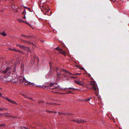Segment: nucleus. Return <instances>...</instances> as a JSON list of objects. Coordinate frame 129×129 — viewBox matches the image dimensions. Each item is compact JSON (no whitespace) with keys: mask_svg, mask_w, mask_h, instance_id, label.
Instances as JSON below:
<instances>
[{"mask_svg":"<svg viewBox=\"0 0 129 129\" xmlns=\"http://www.w3.org/2000/svg\"><path fill=\"white\" fill-rule=\"evenodd\" d=\"M87 87L89 89H92L95 91L97 90V86L95 83L92 81H90L86 85Z\"/></svg>","mask_w":129,"mask_h":129,"instance_id":"nucleus-1","label":"nucleus"},{"mask_svg":"<svg viewBox=\"0 0 129 129\" xmlns=\"http://www.w3.org/2000/svg\"><path fill=\"white\" fill-rule=\"evenodd\" d=\"M11 68L7 67L4 71H3V73L4 74L7 73L8 75H10L11 74Z\"/></svg>","mask_w":129,"mask_h":129,"instance_id":"nucleus-2","label":"nucleus"},{"mask_svg":"<svg viewBox=\"0 0 129 129\" xmlns=\"http://www.w3.org/2000/svg\"><path fill=\"white\" fill-rule=\"evenodd\" d=\"M24 84L26 86H34L35 84L34 83H32L26 80V79L25 81H24Z\"/></svg>","mask_w":129,"mask_h":129,"instance_id":"nucleus-3","label":"nucleus"},{"mask_svg":"<svg viewBox=\"0 0 129 129\" xmlns=\"http://www.w3.org/2000/svg\"><path fill=\"white\" fill-rule=\"evenodd\" d=\"M18 79L19 82L20 83H24V81H25V79L22 76H19L18 77Z\"/></svg>","mask_w":129,"mask_h":129,"instance_id":"nucleus-4","label":"nucleus"},{"mask_svg":"<svg viewBox=\"0 0 129 129\" xmlns=\"http://www.w3.org/2000/svg\"><path fill=\"white\" fill-rule=\"evenodd\" d=\"M55 49L57 50H58L59 51L58 53L59 54H62L63 55H65L66 54V53L65 52L63 51L61 48H58V47L56 48Z\"/></svg>","mask_w":129,"mask_h":129,"instance_id":"nucleus-5","label":"nucleus"},{"mask_svg":"<svg viewBox=\"0 0 129 129\" xmlns=\"http://www.w3.org/2000/svg\"><path fill=\"white\" fill-rule=\"evenodd\" d=\"M54 85V83H51L48 86H37V87H42V88H44L45 89H47L48 88V87L49 86L50 87H52Z\"/></svg>","mask_w":129,"mask_h":129,"instance_id":"nucleus-6","label":"nucleus"},{"mask_svg":"<svg viewBox=\"0 0 129 129\" xmlns=\"http://www.w3.org/2000/svg\"><path fill=\"white\" fill-rule=\"evenodd\" d=\"M53 90L55 89V90L57 91H60L61 90L66 89V88H60L59 87V86L55 87L53 88Z\"/></svg>","mask_w":129,"mask_h":129,"instance_id":"nucleus-7","label":"nucleus"},{"mask_svg":"<svg viewBox=\"0 0 129 129\" xmlns=\"http://www.w3.org/2000/svg\"><path fill=\"white\" fill-rule=\"evenodd\" d=\"M9 49L10 50L14 51L15 52H18L20 53H22V52L21 51L16 49L15 48L12 49L11 48H9Z\"/></svg>","mask_w":129,"mask_h":129,"instance_id":"nucleus-8","label":"nucleus"},{"mask_svg":"<svg viewBox=\"0 0 129 129\" xmlns=\"http://www.w3.org/2000/svg\"><path fill=\"white\" fill-rule=\"evenodd\" d=\"M16 46H18L21 49H23L24 50H25L26 49V47H25L23 45H19L18 44H16Z\"/></svg>","mask_w":129,"mask_h":129,"instance_id":"nucleus-9","label":"nucleus"},{"mask_svg":"<svg viewBox=\"0 0 129 129\" xmlns=\"http://www.w3.org/2000/svg\"><path fill=\"white\" fill-rule=\"evenodd\" d=\"M75 82L78 85H80L82 86L83 85V84L81 83V82L80 81L75 80Z\"/></svg>","mask_w":129,"mask_h":129,"instance_id":"nucleus-10","label":"nucleus"},{"mask_svg":"<svg viewBox=\"0 0 129 129\" xmlns=\"http://www.w3.org/2000/svg\"><path fill=\"white\" fill-rule=\"evenodd\" d=\"M17 20H18V22H23V23H26L28 25H29V24H28V22H25L24 21H23V20H21V19H18ZM29 25L30 26V25H29Z\"/></svg>","mask_w":129,"mask_h":129,"instance_id":"nucleus-11","label":"nucleus"},{"mask_svg":"<svg viewBox=\"0 0 129 129\" xmlns=\"http://www.w3.org/2000/svg\"><path fill=\"white\" fill-rule=\"evenodd\" d=\"M73 121L75 122H80V123H84V122H85L86 121L84 120H82V121H78V120H73Z\"/></svg>","mask_w":129,"mask_h":129,"instance_id":"nucleus-12","label":"nucleus"},{"mask_svg":"<svg viewBox=\"0 0 129 129\" xmlns=\"http://www.w3.org/2000/svg\"><path fill=\"white\" fill-rule=\"evenodd\" d=\"M9 81H10L11 82H12L14 83L15 84H17L18 83V81H14V79L10 80H9Z\"/></svg>","mask_w":129,"mask_h":129,"instance_id":"nucleus-13","label":"nucleus"},{"mask_svg":"<svg viewBox=\"0 0 129 129\" xmlns=\"http://www.w3.org/2000/svg\"><path fill=\"white\" fill-rule=\"evenodd\" d=\"M0 34L2 35L3 36H6L7 35V34L4 32L2 33H0Z\"/></svg>","mask_w":129,"mask_h":129,"instance_id":"nucleus-14","label":"nucleus"},{"mask_svg":"<svg viewBox=\"0 0 129 129\" xmlns=\"http://www.w3.org/2000/svg\"><path fill=\"white\" fill-rule=\"evenodd\" d=\"M54 103H48L47 102H46L45 103V104H46V105L47 106H49V105H48H48H52L53 104H54Z\"/></svg>","mask_w":129,"mask_h":129,"instance_id":"nucleus-15","label":"nucleus"},{"mask_svg":"<svg viewBox=\"0 0 129 129\" xmlns=\"http://www.w3.org/2000/svg\"><path fill=\"white\" fill-rule=\"evenodd\" d=\"M9 102L12 104H17L16 102L15 101L12 100H10V101Z\"/></svg>","mask_w":129,"mask_h":129,"instance_id":"nucleus-16","label":"nucleus"},{"mask_svg":"<svg viewBox=\"0 0 129 129\" xmlns=\"http://www.w3.org/2000/svg\"><path fill=\"white\" fill-rule=\"evenodd\" d=\"M58 69H59V68H57L56 69V71H57V75H59V74H60V73H59L58 72Z\"/></svg>","mask_w":129,"mask_h":129,"instance_id":"nucleus-17","label":"nucleus"},{"mask_svg":"<svg viewBox=\"0 0 129 129\" xmlns=\"http://www.w3.org/2000/svg\"><path fill=\"white\" fill-rule=\"evenodd\" d=\"M4 99H5L7 101L9 102H10L11 100L9 98L7 97L4 98Z\"/></svg>","mask_w":129,"mask_h":129,"instance_id":"nucleus-18","label":"nucleus"},{"mask_svg":"<svg viewBox=\"0 0 129 129\" xmlns=\"http://www.w3.org/2000/svg\"><path fill=\"white\" fill-rule=\"evenodd\" d=\"M72 93V91H67L66 93H65V94H69L71 93Z\"/></svg>","mask_w":129,"mask_h":129,"instance_id":"nucleus-19","label":"nucleus"},{"mask_svg":"<svg viewBox=\"0 0 129 129\" xmlns=\"http://www.w3.org/2000/svg\"><path fill=\"white\" fill-rule=\"evenodd\" d=\"M5 116L6 117H13V116L12 115H5Z\"/></svg>","mask_w":129,"mask_h":129,"instance_id":"nucleus-20","label":"nucleus"},{"mask_svg":"<svg viewBox=\"0 0 129 129\" xmlns=\"http://www.w3.org/2000/svg\"><path fill=\"white\" fill-rule=\"evenodd\" d=\"M26 43L28 44H33V43H32L30 42H29V41H26Z\"/></svg>","mask_w":129,"mask_h":129,"instance_id":"nucleus-21","label":"nucleus"},{"mask_svg":"<svg viewBox=\"0 0 129 129\" xmlns=\"http://www.w3.org/2000/svg\"><path fill=\"white\" fill-rule=\"evenodd\" d=\"M91 98H87V99L86 100H85V101H89L90 99H91Z\"/></svg>","mask_w":129,"mask_h":129,"instance_id":"nucleus-22","label":"nucleus"},{"mask_svg":"<svg viewBox=\"0 0 129 129\" xmlns=\"http://www.w3.org/2000/svg\"><path fill=\"white\" fill-rule=\"evenodd\" d=\"M25 12H26V11L25 10H23V12H22V14H24V15H25Z\"/></svg>","mask_w":129,"mask_h":129,"instance_id":"nucleus-23","label":"nucleus"},{"mask_svg":"<svg viewBox=\"0 0 129 129\" xmlns=\"http://www.w3.org/2000/svg\"><path fill=\"white\" fill-rule=\"evenodd\" d=\"M21 36H22V37H27V36H26V35H25L23 34H22L21 35Z\"/></svg>","mask_w":129,"mask_h":129,"instance_id":"nucleus-24","label":"nucleus"},{"mask_svg":"<svg viewBox=\"0 0 129 129\" xmlns=\"http://www.w3.org/2000/svg\"><path fill=\"white\" fill-rule=\"evenodd\" d=\"M66 89H74V90H75V89H76L74 88H71V87H69V88H66Z\"/></svg>","mask_w":129,"mask_h":129,"instance_id":"nucleus-25","label":"nucleus"},{"mask_svg":"<svg viewBox=\"0 0 129 129\" xmlns=\"http://www.w3.org/2000/svg\"><path fill=\"white\" fill-rule=\"evenodd\" d=\"M25 50H26L27 52H28L29 51V49L28 48L26 47V49Z\"/></svg>","mask_w":129,"mask_h":129,"instance_id":"nucleus-26","label":"nucleus"},{"mask_svg":"<svg viewBox=\"0 0 129 129\" xmlns=\"http://www.w3.org/2000/svg\"><path fill=\"white\" fill-rule=\"evenodd\" d=\"M66 72L67 73H68V74H71V75H72V73H71L69 72H68V71H66Z\"/></svg>","mask_w":129,"mask_h":129,"instance_id":"nucleus-27","label":"nucleus"},{"mask_svg":"<svg viewBox=\"0 0 129 129\" xmlns=\"http://www.w3.org/2000/svg\"><path fill=\"white\" fill-rule=\"evenodd\" d=\"M21 128H24L25 129H27V127H24V126H23L22 127H21Z\"/></svg>","mask_w":129,"mask_h":129,"instance_id":"nucleus-28","label":"nucleus"},{"mask_svg":"<svg viewBox=\"0 0 129 129\" xmlns=\"http://www.w3.org/2000/svg\"><path fill=\"white\" fill-rule=\"evenodd\" d=\"M2 110H8L7 108H2Z\"/></svg>","mask_w":129,"mask_h":129,"instance_id":"nucleus-29","label":"nucleus"},{"mask_svg":"<svg viewBox=\"0 0 129 129\" xmlns=\"http://www.w3.org/2000/svg\"><path fill=\"white\" fill-rule=\"evenodd\" d=\"M28 11H29L30 12H32L31 9L30 8H28Z\"/></svg>","mask_w":129,"mask_h":129,"instance_id":"nucleus-30","label":"nucleus"},{"mask_svg":"<svg viewBox=\"0 0 129 129\" xmlns=\"http://www.w3.org/2000/svg\"><path fill=\"white\" fill-rule=\"evenodd\" d=\"M4 114H3L2 113H0V116H1L2 117H3V115Z\"/></svg>","mask_w":129,"mask_h":129,"instance_id":"nucleus-31","label":"nucleus"},{"mask_svg":"<svg viewBox=\"0 0 129 129\" xmlns=\"http://www.w3.org/2000/svg\"><path fill=\"white\" fill-rule=\"evenodd\" d=\"M27 98H28V99H30V100H32V98H31L30 97H27Z\"/></svg>","mask_w":129,"mask_h":129,"instance_id":"nucleus-32","label":"nucleus"},{"mask_svg":"<svg viewBox=\"0 0 129 129\" xmlns=\"http://www.w3.org/2000/svg\"><path fill=\"white\" fill-rule=\"evenodd\" d=\"M26 41H25V40H22V42H25V43H26Z\"/></svg>","mask_w":129,"mask_h":129,"instance_id":"nucleus-33","label":"nucleus"},{"mask_svg":"<svg viewBox=\"0 0 129 129\" xmlns=\"http://www.w3.org/2000/svg\"><path fill=\"white\" fill-rule=\"evenodd\" d=\"M55 92V93H59V94H63L64 93H58L56 91V92Z\"/></svg>","mask_w":129,"mask_h":129,"instance_id":"nucleus-34","label":"nucleus"},{"mask_svg":"<svg viewBox=\"0 0 129 129\" xmlns=\"http://www.w3.org/2000/svg\"><path fill=\"white\" fill-rule=\"evenodd\" d=\"M49 11H50V10H48L47 11V13H48Z\"/></svg>","mask_w":129,"mask_h":129,"instance_id":"nucleus-35","label":"nucleus"},{"mask_svg":"<svg viewBox=\"0 0 129 129\" xmlns=\"http://www.w3.org/2000/svg\"><path fill=\"white\" fill-rule=\"evenodd\" d=\"M76 75H80L81 74V73H76Z\"/></svg>","mask_w":129,"mask_h":129,"instance_id":"nucleus-36","label":"nucleus"},{"mask_svg":"<svg viewBox=\"0 0 129 129\" xmlns=\"http://www.w3.org/2000/svg\"><path fill=\"white\" fill-rule=\"evenodd\" d=\"M47 111L48 112H51V113H53V112L52 111H48V110H47Z\"/></svg>","mask_w":129,"mask_h":129,"instance_id":"nucleus-37","label":"nucleus"},{"mask_svg":"<svg viewBox=\"0 0 129 129\" xmlns=\"http://www.w3.org/2000/svg\"><path fill=\"white\" fill-rule=\"evenodd\" d=\"M72 75H76V74H72Z\"/></svg>","mask_w":129,"mask_h":129,"instance_id":"nucleus-38","label":"nucleus"},{"mask_svg":"<svg viewBox=\"0 0 129 129\" xmlns=\"http://www.w3.org/2000/svg\"><path fill=\"white\" fill-rule=\"evenodd\" d=\"M2 108L0 107V111H2Z\"/></svg>","mask_w":129,"mask_h":129,"instance_id":"nucleus-39","label":"nucleus"},{"mask_svg":"<svg viewBox=\"0 0 129 129\" xmlns=\"http://www.w3.org/2000/svg\"><path fill=\"white\" fill-rule=\"evenodd\" d=\"M58 114H62V113H61L59 112Z\"/></svg>","mask_w":129,"mask_h":129,"instance_id":"nucleus-40","label":"nucleus"},{"mask_svg":"<svg viewBox=\"0 0 129 129\" xmlns=\"http://www.w3.org/2000/svg\"><path fill=\"white\" fill-rule=\"evenodd\" d=\"M40 103H42V102H44L43 101H40Z\"/></svg>","mask_w":129,"mask_h":129,"instance_id":"nucleus-41","label":"nucleus"},{"mask_svg":"<svg viewBox=\"0 0 129 129\" xmlns=\"http://www.w3.org/2000/svg\"><path fill=\"white\" fill-rule=\"evenodd\" d=\"M25 7V9H28V8L27 7Z\"/></svg>","mask_w":129,"mask_h":129,"instance_id":"nucleus-42","label":"nucleus"},{"mask_svg":"<svg viewBox=\"0 0 129 129\" xmlns=\"http://www.w3.org/2000/svg\"><path fill=\"white\" fill-rule=\"evenodd\" d=\"M23 18H24V19L26 18V17H25V15H24V17H23Z\"/></svg>","mask_w":129,"mask_h":129,"instance_id":"nucleus-43","label":"nucleus"},{"mask_svg":"<svg viewBox=\"0 0 129 129\" xmlns=\"http://www.w3.org/2000/svg\"><path fill=\"white\" fill-rule=\"evenodd\" d=\"M90 76H91V75H90V74H89L88 75V77H90Z\"/></svg>","mask_w":129,"mask_h":129,"instance_id":"nucleus-44","label":"nucleus"},{"mask_svg":"<svg viewBox=\"0 0 129 129\" xmlns=\"http://www.w3.org/2000/svg\"><path fill=\"white\" fill-rule=\"evenodd\" d=\"M3 125H2V124H0V126H1V127L2 126H3Z\"/></svg>","mask_w":129,"mask_h":129,"instance_id":"nucleus-45","label":"nucleus"},{"mask_svg":"<svg viewBox=\"0 0 129 129\" xmlns=\"http://www.w3.org/2000/svg\"><path fill=\"white\" fill-rule=\"evenodd\" d=\"M97 92H95V94H96V95H97Z\"/></svg>","mask_w":129,"mask_h":129,"instance_id":"nucleus-46","label":"nucleus"},{"mask_svg":"<svg viewBox=\"0 0 129 129\" xmlns=\"http://www.w3.org/2000/svg\"><path fill=\"white\" fill-rule=\"evenodd\" d=\"M10 113H5V114H10Z\"/></svg>","mask_w":129,"mask_h":129,"instance_id":"nucleus-47","label":"nucleus"},{"mask_svg":"<svg viewBox=\"0 0 129 129\" xmlns=\"http://www.w3.org/2000/svg\"><path fill=\"white\" fill-rule=\"evenodd\" d=\"M72 78H76V77H72Z\"/></svg>","mask_w":129,"mask_h":129,"instance_id":"nucleus-48","label":"nucleus"},{"mask_svg":"<svg viewBox=\"0 0 129 129\" xmlns=\"http://www.w3.org/2000/svg\"><path fill=\"white\" fill-rule=\"evenodd\" d=\"M2 95V93L0 92V96H1Z\"/></svg>","mask_w":129,"mask_h":129,"instance_id":"nucleus-49","label":"nucleus"},{"mask_svg":"<svg viewBox=\"0 0 129 129\" xmlns=\"http://www.w3.org/2000/svg\"><path fill=\"white\" fill-rule=\"evenodd\" d=\"M2 97L3 98H5V97H4V96H2Z\"/></svg>","mask_w":129,"mask_h":129,"instance_id":"nucleus-50","label":"nucleus"},{"mask_svg":"<svg viewBox=\"0 0 129 129\" xmlns=\"http://www.w3.org/2000/svg\"><path fill=\"white\" fill-rule=\"evenodd\" d=\"M0 89H2V88H0Z\"/></svg>","mask_w":129,"mask_h":129,"instance_id":"nucleus-51","label":"nucleus"},{"mask_svg":"<svg viewBox=\"0 0 129 129\" xmlns=\"http://www.w3.org/2000/svg\"><path fill=\"white\" fill-rule=\"evenodd\" d=\"M10 112H11V111H10Z\"/></svg>","mask_w":129,"mask_h":129,"instance_id":"nucleus-52","label":"nucleus"},{"mask_svg":"<svg viewBox=\"0 0 129 129\" xmlns=\"http://www.w3.org/2000/svg\"><path fill=\"white\" fill-rule=\"evenodd\" d=\"M14 81H15V80L14 79Z\"/></svg>","mask_w":129,"mask_h":129,"instance_id":"nucleus-53","label":"nucleus"}]
</instances>
